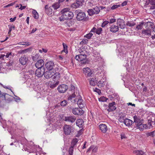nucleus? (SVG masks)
I'll list each match as a JSON object with an SVG mask.
<instances>
[{"instance_id": "11", "label": "nucleus", "mask_w": 155, "mask_h": 155, "mask_svg": "<svg viewBox=\"0 0 155 155\" xmlns=\"http://www.w3.org/2000/svg\"><path fill=\"white\" fill-rule=\"evenodd\" d=\"M116 109V103L115 102L113 101L109 104L107 110L109 112H110L115 110Z\"/></svg>"}, {"instance_id": "57", "label": "nucleus", "mask_w": 155, "mask_h": 155, "mask_svg": "<svg viewBox=\"0 0 155 155\" xmlns=\"http://www.w3.org/2000/svg\"><path fill=\"white\" fill-rule=\"evenodd\" d=\"M67 103V101L66 100H64L61 101V103L60 105L62 106H65Z\"/></svg>"}, {"instance_id": "36", "label": "nucleus", "mask_w": 155, "mask_h": 155, "mask_svg": "<svg viewBox=\"0 0 155 155\" xmlns=\"http://www.w3.org/2000/svg\"><path fill=\"white\" fill-rule=\"evenodd\" d=\"M5 93H0V103L5 99Z\"/></svg>"}, {"instance_id": "17", "label": "nucleus", "mask_w": 155, "mask_h": 155, "mask_svg": "<svg viewBox=\"0 0 155 155\" xmlns=\"http://www.w3.org/2000/svg\"><path fill=\"white\" fill-rule=\"evenodd\" d=\"M87 58L85 54H80L75 57V59L78 61H82L85 60Z\"/></svg>"}, {"instance_id": "3", "label": "nucleus", "mask_w": 155, "mask_h": 155, "mask_svg": "<svg viewBox=\"0 0 155 155\" xmlns=\"http://www.w3.org/2000/svg\"><path fill=\"white\" fill-rule=\"evenodd\" d=\"M153 122L151 120H148V124H142V123L140 124L137 126L138 127L140 131L143 130L144 128L148 129L152 127V125Z\"/></svg>"}, {"instance_id": "31", "label": "nucleus", "mask_w": 155, "mask_h": 155, "mask_svg": "<svg viewBox=\"0 0 155 155\" xmlns=\"http://www.w3.org/2000/svg\"><path fill=\"white\" fill-rule=\"evenodd\" d=\"M59 81L57 82L54 81V82H51L49 84L50 87L52 88H53L57 86L59 84Z\"/></svg>"}, {"instance_id": "2", "label": "nucleus", "mask_w": 155, "mask_h": 155, "mask_svg": "<svg viewBox=\"0 0 155 155\" xmlns=\"http://www.w3.org/2000/svg\"><path fill=\"white\" fill-rule=\"evenodd\" d=\"M34 74V71L31 70L24 69L21 73L23 78L25 79H29Z\"/></svg>"}, {"instance_id": "44", "label": "nucleus", "mask_w": 155, "mask_h": 155, "mask_svg": "<svg viewBox=\"0 0 155 155\" xmlns=\"http://www.w3.org/2000/svg\"><path fill=\"white\" fill-rule=\"evenodd\" d=\"M71 6L72 8H77L80 7V5L77 2L72 4Z\"/></svg>"}, {"instance_id": "14", "label": "nucleus", "mask_w": 155, "mask_h": 155, "mask_svg": "<svg viewBox=\"0 0 155 155\" xmlns=\"http://www.w3.org/2000/svg\"><path fill=\"white\" fill-rule=\"evenodd\" d=\"M76 96L75 94L72 93V94H70L68 97V101H70L72 104L76 103L77 99L76 98Z\"/></svg>"}, {"instance_id": "8", "label": "nucleus", "mask_w": 155, "mask_h": 155, "mask_svg": "<svg viewBox=\"0 0 155 155\" xmlns=\"http://www.w3.org/2000/svg\"><path fill=\"white\" fill-rule=\"evenodd\" d=\"M82 108H75L72 110V112L75 115H81L84 114V111L82 109Z\"/></svg>"}, {"instance_id": "40", "label": "nucleus", "mask_w": 155, "mask_h": 155, "mask_svg": "<svg viewBox=\"0 0 155 155\" xmlns=\"http://www.w3.org/2000/svg\"><path fill=\"white\" fill-rule=\"evenodd\" d=\"M60 6V3L58 2L54 3L52 5V7L54 9H57L59 8Z\"/></svg>"}, {"instance_id": "50", "label": "nucleus", "mask_w": 155, "mask_h": 155, "mask_svg": "<svg viewBox=\"0 0 155 155\" xmlns=\"http://www.w3.org/2000/svg\"><path fill=\"white\" fill-rule=\"evenodd\" d=\"M107 100V99L104 97H102L99 98V101H100L104 102L106 101Z\"/></svg>"}, {"instance_id": "27", "label": "nucleus", "mask_w": 155, "mask_h": 155, "mask_svg": "<svg viewBox=\"0 0 155 155\" xmlns=\"http://www.w3.org/2000/svg\"><path fill=\"white\" fill-rule=\"evenodd\" d=\"M53 81H54L57 82L58 81L59 79L60 78V74L58 72L54 73V74L53 75Z\"/></svg>"}, {"instance_id": "46", "label": "nucleus", "mask_w": 155, "mask_h": 155, "mask_svg": "<svg viewBox=\"0 0 155 155\" xmlns=\"http://www.w3.org/2000/svg\"><path fill=\"white\" fill-rule=\"evenodd\" d=\"M6 58H11L13 56V54L12 52H9L6 53L5 55Z\"/></svg>"}, {"instance_id": "32", "label": "nucleus", "mask_w": 155, "mask_h": 155, "mask_svg": "<svg viewBox=\"0 0 155 155\" xmlns=\"http://www.w3.org/2000/svg\"><path fill=\"white\" fill-rule=\"evenodd\" d=\"M64 134L65 136L68 135V125L65 124L63 128Z\"/></svg>"}, {"instance_id": "34", "label": "nucleus", "mask_w": 155, "mask_h": 155, "mask_svg": "<svg viewBox=\"0 0 155 155\" xmlns=\"http://www.w3.org/2000/svg\"><path fill=\"white\" fill-rule=\"evenodd\" d=\"M69 90L70 92L68 93L69 94H72V93L75 94V88L74 85L71 84Z\"/></svg>"}, {"instance_id": "62", "label": "nucleus", "mask_w": 155, "mask_h": 155, "mask_svg": "<svg viewBox=\"0 0 155 155\" xmlns=\"http://www.w3.org/2000/svg\"><path fill=\"white\" fill-rule=\"evenodd\" d=\"M116 20L114 18H112L110 19L109 23H112L115 22Z\"/></svg>"}, {"instance_id": "56", "label": "nucleus", "mask_w": 155, "mask_h": 155, "mask_svg": "<svg viewBox=\"0 0 155 155\" xmlns=\"http://www.w3.org/2000/svg\"><path fill=\"white\" fill-rule=\"evenodd\" d=\"M79 51L80 54H85V51L83 48H80L79 49Z\"/></svg>"}, {"instance_id": "5", "label": "nucleus", "mask_w": 155, "mask_h": 155, "mask_svg": "<svg viewBox=\"0 0 155 155\" xmlns=\"http://www.w3.org/2000/svg\"><path fill=\"white\" fill-rule=\"evenodd\" d=\"M75 12L77 14V19L78 21L83 20L86 17L85 13L83 12H81L79 10H77Z\"/></svg>"}, {"instance_id": "59", "label": "nucleus", "mask_w": 155, "mask_h": 155, "mask_svg": "<svg viewBox=\"0 0 155 155\" xmlns=\"http://www.w3.org/2000/svg\"><path fill=\"white\" fill-rule=\"evenodd\" d=\"M120 6V5H114L110 7V8L112 10H114L116 8H117Z\"/></svg>"}, {"instance_id": "7", "label": "nucleus", "mask_w": 155, "mask_h": 155, "mask_svg": "<svg viewBox=\"0 0 155 155\" xmlns=\"http://www.w3.org/2000/svg\"><path fill=\"white\" fill-rule=\"evenodd\" d=\"M45 72V68H38L36 71L35 74L38 77H41Z\"/></svg>"}, {"instance_id": "63", "label": "nucleus", "mask_w": 155, "mask_h": 155, "mask_svg": "<svg viewBox=\"0 0 155 155\" xmlns=\"http://www.w3.org/2000/svg\"><path fill=\"white\" fill-rule=\"evenodd\" d=\"M94 91L97 92L99 94H100V93H101V91L98 88H96L94 90Z\"/></svg>"}, {"instance_id": "64", "label": "nucleus", "mask_w": 155, "mask_h": 155, "mask_svg": "<svg viewBox=\"0 0 155 155\" xmlns=\"http://www.w3.org/2000/svg\"><path fill=\"white\" fill-rule=\"evenodd\" d=\"M121 136V139H123L124 138H126V137L125 135V134L124 133H122L120 135Z\"/></svg>"}, {"instance_id": "48", "label": "nucleus", "mask_w": 155, "mask_h": 155, "mask_svg": "<svg viewBox=\"0 0 155 155\" xmlns=\"http://www.w3.org/2000/svg\"><path fill=\"white\" fill-rule=\"evenodd\" d=\"M75 20L74 19H70L68 20V27H70L72 26L73 25H74Z\"/></svg>"}, {"instance_id": "33", "label": "nucleus", "mask_w": 155, "mask_h": 155, "mask_svg": "<svg viewBox=\"0 0 155 155\" xmlns=\"http://www.w3.org/2000/svg\"><path fill=\"white\" fill-rule=\"evenodd\" d=\"M89 82L90 84L92 86H94L97 84V79H95V78H91Z\"/></svg>"}, {"instance_id": "18", "label": "nucleus", "mask_w": 155, "mask_h": 155, "mask_svg": "<svg viewBox=\"0 0 155 155\" xmlns=\"http://www.w3.org/2000/svg\"><path fill=\"white\" fill-rule=\"evenodd\" d=\"M54 74V72L51 70H48L45 72L44 73L45 77L47 79L51 77Z\"/></svg>"}, {"instance_id": "53", "label": "nucleus", "mask_w": 155, "mask_h": 155, "mask_svg": "<svg viewBox=\"0 0 155 155\" xmlns=\"http://www.w3.org/2000/svg\"><path fill=\"white\" fill-rule=\"evenodd\" d=\"M127 25L130 26V27H132L135 25V24L134 23V22L131 21V22H128L126 24Z\"/></svg>"}, {"instance_id": "61", "label": "nucleus", "mask_w": 155, "mask_h": 155, "mask_svg": "<svg viewBox=\"0 0 155 155\" xmlns=\"http://www.w3.org/2000/svg\"><path fill=\"white\" fill-rule=\"evenodd\" d=\"M102 31V29L101 28H99L98 29H97V30L96 31V32L97 34H100L101 33V32Z\"/></svg>"}, {"instance_id": "35", "label": "nucleus", "mask_w": 155, "mask_h": 155, "mask_svg": "<svg viewBox=\"0 0 155 155\" xmlns=\"http://www.w3.org/2000/svg\"><path fill=\"white\" fill-rule=\"evenodd\" d=\"M133 153L136 155H142L144 154V153L142 150H135L134 151Z\"/></svg>"}, {"instance_id": "4", "label": "nucleus", "mask_w": 155, "mask_h": 155, "mask_svg": "<svg viewBox=\"0 0 155 155\" xmlns=\"http://www.w3.org/2000/svg\"><path fill=\"white\" fill-rule=\"evenodd\" d=\"M78 141V139L76 138H74L72 140L71 143V147L68 150L69 155H73L74 148L76 146Z\"/></svg>"}, {"instance_id": "60", "label": "nucleus", "mask_w": 155, "mask_h": 155, "mask_svg": "<svg viewBox=\"0 0 155 155\" xmlns=\"http://www.w3.org/2000/svg\"><path fill=\"white\" fill-rule=\"evenodd\" d=\"M143 24V23H141L140 24L137 25L136 27V28L138 30L141 29Z\"/></svg>"}, {"instance_id": "25", "label": "nucleus", "mask_w": 155, "mask_h": 155, "mask_svg": "<svg viewBox=\"0 0 155 155\" xmlns=\"http://www.w3.org/2000/svg\"><path fill=\"white\" fill-rule=\"evenodd\" d=\"M77 104L80 108H83L85 107V104L83 100L81 98L79 99L77 101Z\"/></svg>"}, {"instance_id": "20", "label": "nucleus", "mask_w": 155, "mask_h": 155, "mask_svg": "<svg viewBox=\"0 0 155 155\" xmlns=\"http://www.w3.org/2000/svg\"><path fill=\"white\" fill-rule=\"evenodd\" d=\"M134 122L135 123L136 125L137 126L142 123V119H141L140 117L135 115L134 117Z\"/></svg>"}, {"instance_id": "58", "label": "nucleus", "mask_w": 155, "mask_h": 155, "mask_svg": "<svg viewBox=\"0 0 155 155\" xmlns=\"http://www.w3.org/2000/svg\"><path fill=\"white\" fill-rule=\"evenodd\" d=\"M109 23V21H105L103 22L102 24L101 27H104L107 24Z\"/></svg>"}, {"instance_id": "43", "label": "nucleus", "mask_w": 155, "mask_h": 155, "mask_svg": "<svg viewBox=\"0 0 155 155\" xmlns=\"http://www.w3.org/2000/svg\"><path fill=\"white\" fill-rule=\"evenodd\" d=\"M74 130V128L71 126L68 125V134H72Z\"/></svg>"}, {"instance_id": "41", "label": "nucleus", "mask_w": 155, "mask_h": 155, "mask_svg": "<svg viewBox=\"0 0 155 155\" xmlns=\"http://www.w3.org/2000/svg\"><path fill=\"white\" fill-rule=\"evenodd\" d=\"M76 120L75 116H71L68 117V121L72 123L74 122Z\"/></svg>"}, {"instance_id": "52", "label": "nucleus", "mask_w": 155, "mask_h": 155, "mask_svg": "<svg viewBox=\"0 0 155 155\" xmlns=\"http://www.w3.org/2000/svg\"><path fill=\"white\" fill-rule=\"evenodd\" d=\"M92 147V152L94 153H96L98 150V147H97L95 146L94 145L91 146Z\"/></svg>"}, {"instance_id": "23", "label": "nucleus", "mask_w": 155, "mask_h": 155, "mask_svg": "<svg viewBox=\"0 0 155 155\" xmlns=\"http://www.w3.org/2000/svg\"><path fill=\"white\" fill-rule=\"evenodd\" d=\"M99 127L100 130L103 133H105L107 130V127L105 124H101L99 125Z\"/></svg>"}, {"instance_id": "37", "label": "nucleus", "mask_w": 155, "mask_h": 155, "mask_svg": "<svg viewBox=\"0 0 155 155\" xmlns=\"http://www.w3.org/2000/svg\"><path fill=\"white\" fill-rule=\"evenodd\" d=\"M32 13L33 15V16L35 18L37 19L38 18V13L35 10H33Z\"/></svg>"}, {"instance_id": "15", "label": "nucleus", "mask_w": 155, "mask_h": 155, "mask_svg": "<svg viewBox=\"0 0 155 155\" xmlns=\"http://www.w3.org/2000/svg\"><path fill=\"white\" fill-rule=\"evenodd\" d=\"M44 62L42 59L39 60L36 63L35 66L37 68H44Z\"/></svg>"}, {"instance_id": "24", "label": "nucleus", "mask_w": 155, "mask_h": 155, "mask_svg": "<svg viewBox=\"0 0 155 155\" xmlns=\"http://www.w3.org/2000/svg\"><path fill=\"white\" fill-rule=\"evenodd\" d=\"M76 125L79 127L82 128L84 125V120L81 119H78L76 120Z\"/></svg>"}, {"instance_id": "9", "label": "nucleus", "mask_w": 155, "mask_h": 155, "mask_svg": "<svg viewBox=\"0 0 155 155\" xmlns=\"http://www.w3.org/2000/svg\"><path fill=\"white\" fill-rule=\"evenodd\" d=\"M28 61V57L25 55H24L21 56L19 59V61L20 64L22 65L26 64Z\"/></svg>"}, {"instance_id": "49", "label": "nucleus", "mask_w": 155, "mask_h": 155, "mask_svg": "<svg viewBox=\"0 0 155 155\" xmlns=\"http://www.w3.org/2000/svg\"><path fill=\"white\" fill-rule=\"evenodd\" d=\"M8 26L9 27V29L8 34H10L12 29H15V27L14 25L12 26L11 25H9Z\"/></svg>"}, {"instance_id": "22", "label": "nucleus", "mask_w": 155, "mask_h": 155, "mask_svg": "<svg viewBox=\"0 0 155 155\" xmlns=\"http://www.w3.org/2000/svg\"><path fill=\"white\" fill-rule=\"evenodd\" d=\"M94 54V61L96 62L100 61L101 59V57L100 54L99 53L96 52H93Z\"/></svg>"}, {"instance_id": "1", "label": "nucleus", "mask_w": 155, "mask_h": 155, "mask_svg": "<svg viewBox=\"0 0 155 155\" xmlns=\"http://www.w3.org/2000/svg\"><path fill=\"white\" fill-rule=\"evenodd\" d=\"M104 74H105V72L101 71L100 73H97L96 74L95 79H97V84L99 87H103L104 85V83L106 81Z\"/></svg>"}, {"instance_id": "55", "label": "nucleus", "mask_w": 155, "mask_h": 155, "mask_svg": "<svg viewBox=\"0 0 155 155\" xmlns=\"http://www.w3.org/2000/svg\"><path fill=\"white\" fill-rule=\"evenodd\" d=\"M147 137H153L155 135L154 131H153L151 132L148 133L147 134Z\"/></svg>"}, {"instance_id": "16", "label": "nucleus", "mask_w": 155, "mask_h": 155, "mask_svg": "<svg viewBox=\"0 0 155 155\" xmlns=\"http://www.w3.org/2000/svg\"><path fill=\"white\" fill-rule=\"evenodd\" d=\"M117 26L121 29H124L125 26L124 21L120 18H118L117 20Z\"/></svg>"}, {"instance_id": "47", "label": "nucleus", "mask_w": 155, "mask_h": 155, "mask_svg": "<svg viewBox=\"0 0 155 155\" xmlns=\"http://www.w3.org/2000/svg\"><path fill=\"white\" fill-rule=\"evenodd\" d=\"M74 17L73 13L71 11H68V19H72V18Z\"/></svg>"}, {"instance_id": "30", "label": "nucleus", "mask_w": 155, "mask_h": 155, "mask_svg": "<svg viewBox=\"0 0 155 155\" xmlns=\"http://www.w3.org/2000/svg\"><path fill=\"white\" fill-rule=\"evenodd\" d=\"M12 99L11 97L8 94H7L6 93L5 94V102L6 103H9L10 102H11L12 101Z\"/></svg>"}, {"instance_id": "28", "label": "nucleus", "mask_w": 155, "mask_h": 155, "mask_svg": "<svg viewBox=\"0 0 155 155\" xmlns=\"http://www.w3.org/2000/svg\"><path fill=\"white\" fill-rule=\"evenodd\" d=\"M133 121L128 118H126L124 121V123L127 126L131 125L133 123Z\"/></svg>"}, {"instance_id": "29", "label": "nucleus", "mask_w": 155, "mask_h": 155, "mask_svg": "<svg viewBox=\"0 0 155 155\" xmlns=\"http://www.w3.org/2000/svg\"><path fill=\"white\" fill-rule=\"evenodd\" d=\"M153 23L150 22H147L145 24V25L146 26V28L151 30L153 28Z\"/></svg>"}, {"instance_id": "38", "label": "nucleus", "mask_w": 155, "mask_h": 155, "mask_svg": "<svg viewBox=\"0 0 155 155\" xmlns=\"http://www.w3.org/2000/svg\"><path fill=\"white\" fill-rule=\"evenodd\" d=\"M63 49L62 51V53L65 52L66 54L68 53L67 46L64 43H63Z\"/></svg>"}, {"instance_id": "54", "label": "nucleus", "mask_w": 155, "mask_h": 155, "mask_svg": "<svg viewBox=\"0 0 155 155\" xmlns=\"http://www.w3.org/2000/svg\"><path fill=\"white\" fill-rule=\"evenodd\" d=\"M76 2L79 4L80 6H82L84 2V0H77Z\"/></svg>"}, {"instance_id": "51", "label": "nucleus", "mask_w": 155, "mask_h": 155, "mask_svg": "<svg viewBox=\"0 0 155 155\" xmlns=\"http://www.w3.org/2000/svg\"><path fill=\"white\" fill-rule=\"evenodd\" d=\"M93 34L92 33L90 32L89 33L86 34L84 36V37L88 39H90L93 35Z\"/></svg>"}, {"instance_id": "42", "label": "nucleus", "mask_w": 155, "mask_h": 155, "mask_svg": "<svg viewBox=\"0 0 155 155\" xmlns=\"http://www.w3.org/2000/svg\"><path fill=\"white\" fill-rule=\"evenodd\" d=\"M92 9L93 10L95 14H98L100 12V9L97 6L95 7Z\"/></svg>"}, {"instance_id": "21", "label": "nucleus", "mask_w": 155, "mask_h": 155, "mask_svg": "<svg viewBox=\"0 0 155 155\" xmlns=\"http://www.w3.org/2000/svg\"><path fill=\"white\" fill-rule=\"evenodd\" d=\"M45 11L46 13L48 15H51L52 13V9L51 7H48V5L45 6Z\"/></svg>"}, {"instance_id": "6", "label": "nucleus", "mask_w": 155, "mask_h": 155, "mask_svg": "<svg viewBox=\"0 0 155 155\" xmlns=\"http://www.w3.org/2000/svg\"><path fill=\"white\" fill-rule=\"evenodd\" d=\"M68 8H65L63 9L61 12L62 14L61 16L59 18L61 21H64L65 20L68 19Z\"/></svg>"}, {"instance_id": "26", "label": "nucleus", "mask_w": 155, "mask_h": 155, "mask_svg": "<svg viewBox=\"0 0 155 155\" xmlns=\"http://www.w3.org/2000/svg\"><path fill=\"white\" fill-rule=\"evenodd\" d=\"M110 28V31L112 32H116L119 30L118 26L114 25H112Z\"/></svg>"}, {"instance_id": "39", "label": "nucleus", "mask_w": 155, "mask_h": 155, "mask_svg": "<svg viewBox=\"0 0 155 155\" xmlns=\"http://www.w3.org/2000/svg\"><path fill=\"white\" fill-rule=\"evenodd\" d=\"M150 4L152 6L150 7V9H155V0H149Z\"/></svg>"}, {"instance_id": "10", "label": "nucleus", "mask_w": 155, "mask_h": 155, "mask_svg": "<svg viewBox=\"0 0 155 155\" xmlns=\"http://www.w3.org/2000/svg\"><path fill=\"white\" fill-rule=\"evenodd\" d=\"M45 66L46 68L48 70L52 71L54 66V64L53 61H50L46 63Z\"/></svg>"}, {"instance_id": "45", "label": "nucleus", "mask_w": 155, "mask_h": 155, "mask_svg": "<svg viewBox=\"0 0 155 155\" xmlns=\"http://www.w3.org/2000/svg\"><path fill=\"white\" fill-rule=\"evenodd\" d=\"M88 15L90 16H92L94 15L95 14L93 10L92 9H88L87 11Z\"/></svg>"}, {"instance_id": "13", "label": "nucleus", "mask_w": 155, "mask_h": 155, "mask_svg": "<svg viewBox=\"0 0 155 155\" xmlns=\"http://www.w3.org/2000/svg\"><path fill=\"white\" fill-rule=\"evenodd\" d=\"M83 70L84 73L87 77H89L91 75L92 71L88 67L84 68Z\"/></svg>"}, {"instance_id": "12", "label": "nucleus", "mask_w": 155, "mask_h": 155, "mask_svg": "<svg viewBox=\"0 0 155 155\" xmlns=\"http://www.w3.org/2000/svg\"><path fill=\"white\" fill-rule=\"evenodd\" d=\"M68 88L67 85L63 84L58 86V90L60 92L63 93L67 91Z\"/></svg>"}, {"instance_id": "19", "label": "nucleus", "mask_w": 155, "mask_h": 155, "mask_svg": "<svg viewBox=\"0 0 155 155\" xmlns=\"http://www.w3.org/2000/svg\"><path fill=\"white\" fill-rule=\"evenodd\" d=\"M152 30L146 28L145 29L142 30L141 31L142 33L146 37H148L151 35V32Z\"/></svg>"}]
</instances>
